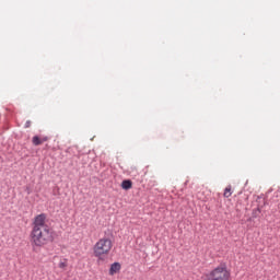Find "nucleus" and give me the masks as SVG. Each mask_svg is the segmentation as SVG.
<instances>
[{
    "mask_svg": "<svg viewBox=\"0 0 280 280\" xmlns=\"http://www.w3.org/2000/svg\"><path fill=\"white\" fill-rule=\"evenodd\" d=\"M54 240V230L47 225V214L42 213L34 218L31 231V244L36 248L47 246Z\"/></svg>",
    "mask_w": 280,
    "mask_h": 280,
    "instance_id": "obj_1",
    "label": "nucleus"
},
{
    "mask_svg": "<svg viewBox=\"0 0 280 280\" xmlns=\"http://www.w3.org/2000/svg\"><path fill=\"white\" fill-rule=\"evenodd\" d=\"M110 250H113V241L108 237L100 238L93 247L94 257L101 261L110 255Z\"/></svg>",
    "mask_w": 280,
    "mask_h": 280,
    "instance_id": "obj_2",
    "label": "nucleus"
},
{
    "mask_svg": "<svg viewBox=\"0 0 280 280\" xmlns=\"http://www.w3.org/2000/svg\"><path fill=\"white\" fill-rule=\"evenodd\" d=\"M208 280H231V272L224 266H219L207 275Z\"/></svg>",
    "mask_w": 280,
    "mask_h": 280,
    "instance_id": "obj_3",
    "label": "nucleus"
},
{
    "mask_svg": "<svg viewBox=\"0 0 280 280\" xmlns=\"http://www.w3.org/2000/svg\"><path fill=\"white\" fill-rule=\"evenodd\" d=\"M47 141H49V138H48V137H45V136H43V137H40V136H34V137H33V140H32L33 145H43V143H45V142H47Z\"/></svg>",
    "mask_w": 280,
    "mask_h": 280,
    "instance_id": "obj_4",
    "label": "nucleus"
},
{
    "mask_svg": "<svg viewBox=\"0 0 280 280\" xmlns=\"http://www.w3.org/2000/svg\"><path fill=\"white\" fill-rule=\"evenodd\" d=\"M121 270V265L119 262H114L110 266L109 275L113 277V275H117Z\"/></svg>",
    "mask_w": 280,
    "mask_h": 280,
    "instance_id": "obj_5",
    "label": "nucleus"
},
{
    "mask_svg": "<svg viewBox=\"0 0 280 280\" xmlns=\"http://www.w3.org/2000/svg\"><path fill=\"white\" fill-rule=\"evenodd\" d=\"M121 188L128 191V189H132V180L130 179H125L121 183Z\"/></svg>",
    "mask_w": 280,
    "mask_h": 280,
    "instance_id": "obj_6",
    "label": "nucleus"
},
{
    "mask_svg": "<svg viewBox=\"0 0 280 280\" xmlns=\"http://www.w3.org/2000/svg\"><path fill=\"white\" fill-rule=\"evenodd\" d=\"M223 196H224V198H231V196H233V190H232L231 186H228V187L224 189Z\"/></svg>",
    "mask_w": 280,
    "mask_h": 280,
    "instance_id": "obj_7",
    "label": "nucleus"
},
{
    "mask_svg": "<svg viewBox=\"0 0 280 280\" xmlns=\"http://www.w3.org/2000/svg\"><path fill=\"white\" fill-rule=\"evenodd\" d=\"M59 268H61V270H65V268H67V260L60 261Z\"/></svg>",
    "mask_w": 280,
    "mask_h": 280,
    "instance_id": "obj_8",
    "label": "nucleus"
},
{
    "mask_svg": "<svg viewBox=\"0 0 280 280\" xmlns=\"http://www.w3.org/2000/svg\"><path fill=\"white\" fill-rule=\"evenodd\" d=\"M31 124H32L31 121H26L25 128H30Z\"/></svg>",
    "mask_w": 280,
    "mask_h": 280,
    "instance_id": "obj_9",
    "label": "nucleus"
}]
</instances>
